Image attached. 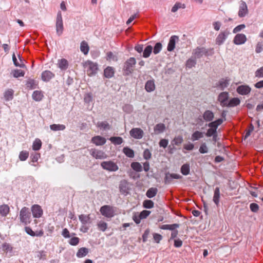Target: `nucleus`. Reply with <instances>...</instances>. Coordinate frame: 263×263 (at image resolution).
I'll return each mask as SVG.
<instances>
[{
	"label": "nucleus",
	"instance_id": "nucleus-1",
	"mask_svg": "<svg viewBox=\"0 0 263 263\" xmlns=\"http://www.w3.org/2000/svg\"><path fill=\"white\" fill-rule=\"evenodd\" d=\"M136 64L135 58H130L126 60L123 68V74L124 76H128L130 75L134 71V68Z\"/></svg>",
	"mask_w": 263,
	"mask_h": 263
},
{
	"label": "nucleus",
	"instance_id": "nucleus-2",
	"mask_svg": "<svg viewBox=\"0 0 263 263\" xmlns=\"http://www.w3.org/2000/svg\"><path fill=\"white\" fill-rule=\"evenodd\" d=\"M20 221L25 225H27L31 222V214L28 208H23L20 213Z\"/></svg>",
	"mask_w": 263,
	"mask_h": 263
},
{
	"label": "nucleus",
	"instance_id": "nucleus-3",
	"mask_svg": "<svg viewBox=\"0 0 263 263\" xmlns=\"http://www.w3.org/2000/svg\"><path fill=\"white\" fill-rule=\"evenodd\" d=\"M117 208L109 205H105L101 207L100 211L101 214L107 218H111L115 215Z\"/></svg>",
	"mask_w": 263,
	"mask_h": 263
},
{
	"label": "nucleus",
	"instance_id": "nucleus-4",
	"mask_svg": "<svg viewBox=\"0 0 263 263\" xmlns=\"http://www.w3.org/2000/svg\"><path fill=\"white\" fill-rule=\"evenodd\" d=\"M85 66L88 67L87 73L89 76L92 77L97 74L98 70V65L97 63L88 60L85 62Z\"/></svg>",
	"mask_w": 263,
	"mask_h": 263
},
{
	"label": "nucleus",
	"instance_id": "nucleus-5",
	"mask_svg": "<svg viewBox=\"0 0 263 263\" xmlns=\"http://www.w3.org/2000/svg\"><path fill=\"white\" fill-rule=\"evenodd\" d=\"M101 166L104 170L110 172H115L119 169L118 166L112 161H103Z\"/></svg>",
	"mask_w": 263,
	"mask_h": 263
},
{
	"label": "nucleus",
	"instance_id": "nucleus-6",
	"mask_svg": "<svg viewBox=\"0 0 263 263\" xmlns=\"http://www.w3.org/2000/svg\"><path fill=\"white\" fill-rule=\"evenodd\" d=\"M64 27L62 20V14L59 11L57 14L56 20V31L58 36H61L63 33Z\"/></svg>",
	"mask_w": 263,
	"mask_h": 263
},
{
	"label": "nucleus",
	"instance_id": "nucleus-7",
	"mask_svg": "<svg viewBox=\"0 0 263 263\" xmlns=\"http://www.w3.org/2000/svg\"><path fill=\"white\" fill-rule=\"evenodd\" d=\"M229 100V93L227 91L221 92L218 96L217 100L220 102V105L222 107H226Z\"/></svg>",
	"mask_w": 263,
	"mask_h": 263
},
{
	"label": "nucleus",
	"instance_id": "nucleus-8",
	"mask_svg": "<svg viewBox=\"0 0 263 263\" xmlns=\"http://www.w3.org/2000/svg\"><path fill=\"white\" fill-rule=\"evenodd\" d=\"M230 79L228 77L222 78L218 82L215 83V87L219 88L221 90H224V89L228 87L230 84Z\"/></svg>",
	"mask_w": 263,
	"mask_h": 263
},
{
	"label": "nucleus",
	"instance_id": "nucleus-9",
	"mask_svg": "<svg viewBox=\"0 0 263 263\" xmlns=\"http://www.w3.org/2000/svg\"><path fill=\"white\" fill-rule=\"evenodd\" d=\"M208 50L204 47H198L193 50L192 54L196 59L201 58L203 55H208Z\"/></svg>",
	"mask_w": 263,
	"mask_h": 263
},
{
	"label": "nucleus",
	"instance_id": "nucleus-10",
	"mask_svg": "<svg viewBox=\"0 0 263 263\" xmlns=\"http://www.w3.org/2000/svg\"><path fill=\"white\" fill-rule=\"evenodd\" d=\"M130 135L135 139H140L144 136V132L140 128H133L129 132Z\"/></svg>",
	"mask_w": 263,
	"mask_h": 263
},
{
	"label": "nucleus",
	"instance_id": "nucleus-11",
	"mask_svg": "<svg viewBox=\"0 0 263 263\" xmlns=\"http://www.w3.org/2000/svg\"><path fill=\"white\" fill-rule=\"evenodd\" d=\"M91 155L97 159H103L107 157L106 154L102 151L92 149L90 152Z\"/></svg>",
	"mask_w": 263,
	"mask_h": 263
},
{
	"label": "nucleus",
	"instance_id": "nucleus-12",
	"mask_svg": "<svg viewBox=\"0 0 263 263\" xmlns=\"http://www.w3.org/2000/svg\"><path fill=\"white\" fill-rule=\"evenodd\" d=\"M55 74L50 70L43 71L41 73V79L45 82H49L52 79L54 78Z\"/></svg>",
	"mask_w": 263,
	"mask_h": 263
},
{
	"label": "nucleus",
	"instance_id": "nucleus-13",
	"mask_svg": "<svg viewBox=\"0 0 263 263\" xmlns=\"http://www.w3.org/2000/svg\"><path fill=\"white\" fill-rule=\"evenodd\" d=\"M251 91V87L247 85H241L236 88L237 92L241 95H247L250 93Z\"/></svg>",
	"mask_w": 263,
	"mask_h": 263
},
{
	"label": "nucleus",
	"instance_id": "nucleus-14",
	"mask_svg": "<svg viewBox=\"0 0 263 263\" xmlns=\"http://www.w3.org/2000/svg\"><path fill=\"white\" fill-rule=\"evenodd\" d=\"M119 188L121 193L125 195L129 193V186L128 183L126 180H121L120 182Z\"/></svg>",
	"mask_w": 263,
	"mask_h": 263
},
{
	"label": "nucleus",
	"instance_id": "nucleus-15",
	"mask_svg": "<svg viewBox=\"0 0 263 263\" xmlns=\"http://www.w3.org/2000/svg\"><path fill=\"white\" fill-rule=\"evenodd\" d=\"M248 12V7L246 3L244 1H241L240 2L238 16L240 17H243L246 16Z\"/></svg>",
	"mask_w": 263,
	"mask_h": 263
},
{
	"label": "nucleus",
	"instance_id": "nucleus-16",
	"mask_svg": "<svg viewBox=\"0 0 263 263\" xmlns=\"http://www.w3.org/2000/svg\"><path fill=\"white\" fill-rule=\"evenodd\" d=\"M32 215L35 218H40L43 214V210L38 204H34L31 208Z\"/></svg>",
	"mask_w": 263,
	"mask_h": 263
},
{
	"label": "nucleus",
	"instance_id": "nucleus-17",
	"mask_svg": "<svg viewBox=\"0 0 263 263\" xmlns=\"http://www.w3.org/2000/svg\"><path fill=\"white\" fill-rule=\"evenodd\" d=\"M91 141L97 146H101L106 143V140L101 136H96L91 138Z\"/></svg>",
	"mask_w": 263,
	"mask_h": 263
},
{
	"label": "nucleus",
	"instance_id": "nucleus-18",
	"mask_svg": "<svg viewBox=\"0 0 263 263\" xmlns=\"http://www.w3.org/2000/svg\"><path fill=\"white\" fill-rule=\"evenodd\" d=\"M179 41V37L176 35L172 36L168 43L167 49L168 51H172L175 48L176 42Z\"/></svg>",
	"mask_w": 263,
	"mask_h": 263
},
{
	"label": "nucleus",
	"instance_id": "nucleus-19",
	"mask_svg": "<svg viewBox=\"0 0 263 263\" xmlns=\"http://www.w3.org/2000/svg\"><path fill=\"white\" fill-rule=\"evenodd\" d=\"M247 41L246 36L244 34H237L234 37L233 42L236 45H241Z\"/></svg>",
	"mask_w": 263,
	"mask_h": 263
},
{
	"label": "nucleus",
	"instance_id": "nucleus-20",
	"mask_svg": "<svg viewBox=\"0 0 263 263\" xmlns=\"http://www.w3.org/2000/svg\"><path fill=\"white\" fill-rule=\"evenodd\" d=\"M115 72L116 70L114 67L111 66H107L104 70L103 75L105 78L107 79H110L114 76Z\"/></svg>",
	"mask_w": 263,
	"mask_h": 263
},
{
	"label": "nucleus",
	"instance_id": "nucleus-21",
	"mask_svg": "<svg viewBox=\"0 0 263 263\" xmlns=\"http://www.w3.org/2000/svg\"><path fill=\"white\" fill-rule=\"evenodd\" d=\"M156 86L155 84V80L153 79L152 80H147L145 84V89L148 92H151L155 90Z\"/></svg>",
	"mask_w": 263,
	"mask_h": 263
},
{
	"label": "nucleus",
	"instance_id": "nucleus-22",
	"mask_svg": "<svg viewBox=\"0 0 263 263\" xmlns=\"http://www.w3.org/2000/svg\"><path fill=\"white\" fill-rule=\"evenodd\" d=\"M229 33V32L228 31H224L219 33L216 39V44L218 45H222L227 39Z\"/></svg>",
	"mask_w": 263,
	"mask_h": 263
},
{
	"label": "nucleus",
	"instance_id": "nucleus-23",
	"mask_svg": "<svg viewBox=\"0 0 263 263\" xmlns=\"http://www.w3.org/2000/svg\"><path fill=\"white\" fill-rule=\"evenodd\" d=\"M220 198V188L219 187H216L214 191L213 201L217 207H218L219 205Z\"/></svg>",
	"mask_w": 263,
	"mask_h": 263
},
{
	"label": "nucleus",
	"instance_id": "nucleus-24",
	"mask_svg": "<svg viewBox=\"0 0 263 263\" xmlns=\"http://www.w3.org/2000/svg\"><path fill=\"white\" fill-rule=\"evenodd\" d=\"M202 118L206 122L212 121L214 118V114L210 110H206L203 114Z\"/></svg>",
	"mask_w": 263,
	"mask_h": 263
},
{
	"label": "nucleus",
	"instance_id": "nucleus-25",
	"mask_svg": "<svg viewBox=\"0 0 263 263\" xmlns=\"http://www.w3.org/2000/svg\"><path fill=\"white\" fill-rule=\"evenodd\" d=\"M240 103V100L239 98H232L229 100L228 103L227 104L226 107H233L239 105Z\"/></svg>",
	"mask_w": 263,
	"mask_h": 263
},
{
	"label": "nucleus",
	"instance_id": "nucleus-26",
	"mask_svg": "<svg viewBox=\"0 0 263 263\" xmlns=\"http://www.w3.org/2000/svg\"><path fill=\"white\" fill-rule=\"evenodd\" d=\"M166 129L165 125L163 123L157 124L154 128V130L155 134H159L163 133Z\"/></svg>",
	"mask_w": 263,
	"mask_h": 263
},
{
	"label": "nucleus",
	"instance_id": "nucleus-27",
	"mask_svg": "<svg viewBox=\"0 0 263 263\" xmlns=\"http://www.w3.org/2000/svg\"><path fill=\"white\" fill-rule=\"evenodd\" d=\"M97 126L103 130H110L111 128L110 125L107 121L98 122L96 124Z\"/></svg>",
	"mask_w": 263,
	"mask_h": 263
},
{
	"label": "nucleus",
	"instance_id": "nucleus-28",
	"mask_svg": "<svg viewBox=\"0 0 263 263\" xmlns=\"http://www.w3.org/2000/svg\"><path fill=\"white\" fill-rule=\"evenodd\" d=\"M180 226L179 224L174 223L172 224H163L159 227L162 230H169L172 231L175 230L177 228H178Z\"/></svg>",
	"mask_w": 263,
	"mask_h": 263
},
{
	"label": "nucleus",
	"instance_id": "nucleus-29",
	"mask_svg": "<svg viewBox=\"0 0 263 263\" xmlns=\"http://www.w3.org/2000/svg\"><path fill=\"white\" fill-rule=\"evenodd\" d=\"M10 208L7 204H2L0 205V214L3 217H6L9 213Z\"/></svg>",
	"mask_w": 263,
	"mask_h": 263
},
{
	"label": "nucleus",
	"instance_id": "nucleus-30",
	"mask_svg": "<svg viewBox=\"0 0 263 263\" xmlns=\"http://www.w3.org/2000/svg\"><path fill=\"white\" fill-rule=\"evenodd\" d=\"M19 59L21 61V63H19L17 61V60L16 59V57L14 53L12 55V61L13 62L14 65L16 67H19L20 68H25L26 67L25 65L23 63V61L21 59V57H20V55H18Z\"/></svg>",
	"mask_w": 263,
	"mask_h": 263
},
{
	"label": "nucleus",
	"instance_id": "nucleus-31",
	"mask_svg": "<svg viewBox=\"0 0 263 263\" xmlns=\"http://www.w3.org/2000/svg\"><path fill=\"white\" fill-rule=\"evenodd\" d=\"M38 81L34 79H29L26 82V86L28 88L30 89H33L36 88L38 85Z\"/></svg>",
	"mask_w": 263,
	"mask_h": 263
},
{
	"label": "nucleus",
	"instance_id": "nucleus-32",
	"mask_svg": "<svg viewBox=\"0 0 263 263\" xmlns=\"http://www.w3.org/2000/svg\"><path fill=\"white\" fill-rule=\"evenodd\" d=\"M123 153L129 158H134L135 152L133 149L128 146H125L123 148Z\"/></svg>",
	"mask_w": 263,
	"mask_h": 263
},
{
	"label": "nucleus",
	"instance_id": "nucleus-33",
	"mask_svg": "<svg viewBox=\"0 0 263 263\" xmlns=\"http://www.w3.org/2000/svg\"><path fill=\"white\" fill-rule=\"evenodd\" d=\"M183 141V139L182 136L179 135L178 136H176L172 141H171V145H176L179 146L181 144V143Z\"/></svg>",
	"mask_w": 263,
	"mask_h": 263
},
{
	"label": "nucleus",
	"instance_id": "nucleus-34",
	"mask_svg": "<svg viewBox=\"0 0 263 263\" xmlns=\"http://www.w3.org/2000/svg\"><path fill=\"white\" fill-rule=\"evenodd\" d=\"M180 172L182 175L186 176L190 173V164L186 163L183 164L180 168Z\"/></svg>",
	"mask_w": 263,
	"mask_h": 263
},
{
	"label": "nucleus",
	"instance_id": "nucleus-35",
	"mask_svg": "<svg viewBox=\"0 0 263 263\" xmlns=\"http://www.w3.org/2000/svg\"><path fill=\"white\" fill-rule=\"evenodd\" d=\"M196 59L193 55L186 62V67L188 68H192L196 65Z\"/></svg>",
	"mask_w": 263,
	"mask_h": 263
},
{
	"label": "nucleus",
	"instance_id": "nucleus-36",
	"mask_svg": "<svg viewBox=\"0 0 263 263\" xmlns=\"http://www.w3.org/2000/svg\"><path fill=\"white\" fill-rule=\"evenodd\" d=\"M80 50L85 55L88 54L89 50V47L86 41H83L81 43Z\"/></svg>",
	"mask_w": 263,
	"mask_h": 263
},
{
	"label": "nucleus",
	"instance_id": "nucleus-37",
	"mask_svg": "<svg viewBox=\"0 0 263 263\" xmlns=\"http://www.w3.org/2000/svg\"><path fill=\"white\" fill-rule=\"evenodd\" d=\"M204 133L196 130L194 132L191 136V140L193 141L198 140L203 137Z\"/></svg>",
	"mask_w": 263,
	"mask_h": 263
},
{
	"label": "nucleus",
	"instance_id": "nucleus-38",
	"mask_svg": "<svg viewBox=\"0 0 263 263\" xmlns=\"http://www.w3.org/2000/svg\"><path fill=\"white\" fill-rule=\"evenodd\" d=\"M158 192V189L156 187H151L147 191L146 196L149 198L155 197Z\"/></svg>",
	"mask_w": 263,
	"mask_h": 263
},
{
	"label": "nucleus",
	"instance_id": "nucleus-39",
	"mask_svg": "<svg viewBox=\"0 0 263 263\" xmlns=\"http://www.w3.org/2000/svg\"><path fill=\"white\" fill-rule=\"evenodd\" d=\"M88 249L85 247L81 248L77 253V256L79 258L84 257L88 253Z\"/></svg>",
	"mask_w": 263,
	"mask_h": 263
},
{
	"label": "nucleus",
	"instance_id": "nucleus-40",
	"mask_svg": "<svg viewBox=\"0 0 263 263\" xmlns=\"http://www.w3.org/2000/svg\"><path fill=\"white\" fill-rule=\"evenodd\" d=\"M79 220L83 224L90 223V215L81 214L79 216Z\"/></svg>",
	"mask_w": 263,
	"mask_h": 263
},
{
	"label": "nucleus",
	"instance_id": "nucleus-41",
	"mask_svg": "<svg viewBox=\"0 0 263 263\" xmlns=\"http://www.w3.org/2000/svg\"><path fill=\"white\" fill-rule=\"evenodd\" d=\"M109 140L115 145H120L123 142L122 138L119 136L111 137Z\"/></svg>",
	"mask_w": 263,
	"mask_h": 263
},
{
	"label": "nucleus",
	"instance_id": "nucleus-42",
	"mask_svg": "<svg viewBox=\"0 0 263 263\" xmlns=\"http://www.w3.org/2000/svg\"><path fill=\"white\" fill-rule=\"evenodd\" d=\"M14 91L12 89L7 90L4 93L5 99L7 101L12 100L13 98Z\"/></svg>",
	"mask_w": 263,
	"mask_h": 263
},
{
	"label": "nucleus",
	"instance_id": "nucleus-43",
	"mask_svg": "<svg viewBox=\"0 0 263 263\" xmlns=\"http://www.w3.org/2000/svg\"><path fill=\"white\" fill-rule=\"evenodd\" d=\"M153 47L151 45H147L143 50V57L145 58H148L153 51Z\"/></svg>",
	"mask_w": 263,
	"mask_h": 263
},
{
	"label": "nucleus",
	"instance_id": "nucleus-44",
	"mask_svg": "<svg viewBox=\"0 0 263 263\" xmlns=\"http://www.w3.org/2000/svg\"><path fill=\"white\" fill-rule=\"evenodd\" d=\"M32 99L36 101H40L42 100L44 96L41 91L35 90L33 92Z\"/></svg>",
	"mask_w": 263,
	"mask_h": 263
},
{
	"label": "nucleus",
	"instance_id": "nucleus-45",
	"mask_svg": "<svg viewBox=\"0 0 263 263\" xmlns=\"http://www.w3.org/2000/svg\"><path fill=\"white\" fill-rule=\"evenodd\" d=\"M130 165L131 167L137 172H141L142 171V166L138 162H133L131 163Z\"/></svg>",
	"mask_w": 263,
	"mask_h": 263
},
{
	"label": "nucleus",
	"instance_id": "nucleus-46",
	"mask_svg": "<svg viewBox=\"0 0 263 263\" xmlns=\"http://www.w3.org/2000/svg\"><path fill=\"white\" fill-rule=\"evenodd\" d=\"M68 66V63L67 60L65 59H62L59 60V67L61 70H66Z\"/></svg>",
	"mask_w": 263,
	"mask_h": 263
},
{
	"label": "nucleus",
	"instance_id": "nucleus-47",
	"mask_svg": "<svg viewBox=\"0 0 263 263\" xmlns=\"http://www.w3.org/2000/svg\"><path fill=\"white\" fill-rule=\"evenodd\" d=\"M42 142L40 139H37V138L36 139L33 143V145H32L33 150L35 151L40 150L42 147Z\"/></svg>",
	"mask_w": 263,
	"mask_h": 263
},
{
	"label": "nucleus",
	"instance_id": "nucleus-48",
	"mask_svg": "<svg viewBox=\"0 0 263 263\" xmlns=\"http://www.w3.org/2000/svg\"><path fill=\"white\" fill-rule=\"evenodd\" d=\"M50 129L53 131L63 130L65 129L66 127L63 124H53L50 126Z\"/></svg>",
	"mask_w": 263,
	"mask_h": 263
},
{
	"label": "nucleus",
	"instance_id": "nucleus-49",
	"mask_svg": "<svg viewBox=\"0 0 263 263\" xmlns=\"http://www.w3.org/2000/svg\"><path fill=\"white\" fill-rule=\"evenodd\" d=\"M12 74L14 78H17L21 77H24L25 74V72L20 69H14L12 71Z\"/></svg>",
	"mask_w": 263,
	"mask_h": 263
},
{
	"label": "nucleus",
	"instance_id": "nucleus-50",
	"mask_svg": "<svg viewBox=\"0 0 263 263\" xmlns=\"http://www.w3.org/2000/svg\"><path fill=\"white\" fill-rule=\"evenodd\" d=\"M154 203L151 200L146 199L143 202V206L145 209H152L154 207Z\"/></svg>",
	"mask_w": 263,
	"mask_h": 263
},
{
	"label": "nucleus",
	"instance_id": "nucleus-51",
	"mask_svg": "<svg viewBox=\"0 0 263 263\" xmlns=\"http://www.w3.org/2000/svg\"><path fill=\"white\" fill-rule=\"evenodd\" d=\"M29 152L26 151H22L19 155V159L21 161H24L27 160L29 157Z\"/></svg>",
	"mask_w": 263,
	"mask_h": 263
},
{
	"label": "nucleus",
	"instance_id": "nucleus-52",
	"mask_svg": "<svg viewBox=\"0 0 263 263\" xmlns=\"http://www.w3.org/2000/svg\"><path fill=\"white\" fill-rule=\"evenodd\" d=\"M1 248L2 249L3 251L6 253H7L9 251L11 252L12 250V247L11 246L9 243L6 242L4 243L2 245V247Z\"/></svg>",
	"mask_w": 263,
	"mask_h": 263
},
{
	"label": "nucleus",
	"instance_id": "nucleus-53",
	"mask_svg": "<svg viewBox=\"0 0 263 263\" xmlns=\"http://www.w3.org/2000/svg\"><path fill=\"white\" fill-rule=\"evenodd\" d=\"M162 48V44L160 42H157L155 44L154 49L153 52L155 54L159 53L161 50Z\"/></svg>",
	"mask_w": 263,
	"mask_h": 263
},
{
	"label": "nucleus",
	"instance_id": "nucleus-54",
	"mask_svg": "<svg viewBox=\"0 0 263 263\" xmlns=\"http://www.w3.org/2000/svg\"><path fill=\"white\" fill-rule=\"evenodd\" d=\"M98 229L103 231L104 232L106 231V230L107 228L108 224L106 222L102 221H100L97 224Z\"/></svg>",
	"mask_w": 263,
	"mask_h": 263
},
{
	"label": "nucleus",
	"instance_id": "nucleus-55",
	"mask_svg": "<svg viewBox=\"0 0 263 263\" xmlns=\"http://www.w3.org/2000/svg\"><path fill=\"white\" fill-rule=\"evenodd\" d=\"M254 127L252 124H250L248 127V128L246 130V135L244 136V139H246L249 137L251 133L254 130Z\"/></svg>",
	"mask_w": 263,
	"mask_h": 263
},
{
	"label": "nucleus",
	"instance_id": "nucleus-56",
	"mask_svg": "<svg viewBox=\"0 0 263 263\" xmlns=\"http://www.w3.org/2000/svg\"><path fill=\"white\" fill-rule=\"evenodd\" d=\"M199 152L201 154H205L208 152V148L205 143H202L199 149Z\"/></svg>",
	"mask_w": 263,
	"mask_h": 263
},
{
	"label": "nucleus",
	"instance_id": "nucleus-57",
	"mask_svg": "<svg viewBox=\"0 0 263 263\" xmlns=\"http://www.w3.org/2000/svg\"><path fill=\"white\" fill-rule=\"evenodd\" d=\"M80 242V238L77 237H72L69 240V243L71 246H77Z\"/></svg>",
	"mask_w": 263,
	"mask_h": 263
},
{
	"label": "nucleus",
	"instance_id": "nucleus-58",
	"mask_svg": "<svg viewBox=\"0 0 263 263\" xmlns=\"http://www.w3.org/2000/svg\"><path fill=\"white\" fill-rule=\"evenodd\" d=\"M143 156L145 160H149L152 158V153L148 149H145L143 152Z\"/></svg>",
	"mask_w": 263,
	"mask_h": 263
},
{
	"label": "nucleus",
	"instance_id": "nucleus-59",
	"mask_svg": "<svg viewBox=\"0 0 263 263\" xmlns=\"http://www.w3.org/2000/svg\"><path fill=\"white\" fill-rule=\"evenodd\" d=\"M40 154L38 153H34L31 154L30 158L31 159V162L35 163L38 161L39 158H40Z\"/></svg>",
	"mask_w": 263,
	"mask_h": 263
},
{
	"label": "nucleus",
	"instance_id": "nucleus-60",
	"mask_svg": "<svg viewBox=\"0 0 263 263\" xmlns=\"http://www.w3.org/2000/svg\"><path fill=\"white\" fill-rule=\"evenodd\" d=\"M62 235L65 238H69L71 236H73L75 235V233H72L71 235L70 234L69 231L66 228H65L63 230Z\"/></svg>",
	"mask_w": 263,
	"mask_h": 263
},
{
	"label": "nucleus",
	"instance_id": "nucleus-61",
	"mask_svg": "<svg viewBox=\"0 0 263 263\" xmlns=\"http://www.w3.org/2000/svg\"><path fill=\"white\" fill-rule=\"evenodd\" d=\"M92 96L91 93H86L84 98V101L86 103H89L92 101Z\"/></svg>",
	"mask_w": 263,
	"mask_h": 263
},
{
	"label": "nucleus",
	"instance_id": "nucleus-62",
	"mask_svg": "<svg viewBox=\"0 0 263 263\" xmlns=\"http://www.w3.org/2000/svg\"><path fill=\"white\" fill-rule=\"evenodd\" d=\"M171 175H172V174L170 173L169 172H167L165 173V176L164 178V181L165 184H170L172 182V179L173 178L171 177Z\"/></svg>",
	"mask_w": 263,
	"mask_h": 263
},
{
	"label": "nucleus",
	"instance_id": "nucleus-63",
	"mask_svg": "<svg viewBox=\"0 0 263 263\" xmlns=\"http://www.w3.org/2000/svg\"><path fill=\"white\" fill-rule=\"evenodd\" d=\"M263 50V42H259L257 44L255 48V51L256 53H260Z\"/></svg>",
	"mask_w": 263,
	"mask_h": 263
},
{
	"label": "nucleus",
	"instance_id": "nucleus-64",
	"mask_svg": "<svg viewBox=\"0 0 263 263\" xmlns=\"http://www.w3.org/2000/svg\"><path fill=\"white\" fill-rule=\"evenodd\" d=\"M255 74L256 77L263 78V66L258 69Z\"/></svg>",
	"mask_w": 263,
	"mask_h": 263
}]
</instances>
